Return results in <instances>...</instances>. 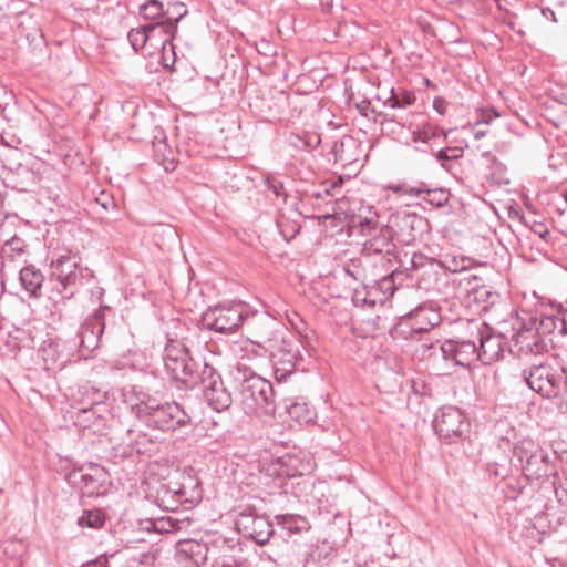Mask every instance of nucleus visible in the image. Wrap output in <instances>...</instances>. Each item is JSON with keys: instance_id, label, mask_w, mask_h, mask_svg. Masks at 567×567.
Returning a JSON list of instances; mask_svg holds the SVG:
<instances>
[{"instance_id": "4468645a", "label": "nucleus", "mask_w": 567, "mask_h": 567, "mask_svg": "<svg viewBox=\"0 0 567 567\" xmlns=\"http://www.w3.org/2000/svg\"><path fill=\"white\" fill-rule=\"evenodd\" d=\"M426 220L416 213L396 212L389 220V230L398 241L410 245L424 231Z\"/></svg>"}, {"instance_id": "e433bc0d", "label": "nucleus", "mask_w": 567, "mask_h": 567, "mask_svg": "<svg viewBox=\"0 0 567 567\" xmlns=\"http://www.w3.org/2000/svg\"><path fill=\"white\" fill-rule=\"evenodd\" d=\"M104 523L105 517L101 509H85L78 519L79 526L93 529L103 527Z\"/></svg>"}, {"instance_id": "b1692460", "label": "nucleus", "mask_w": 567, "mask_h": 567, "mask_svg": "<svg viewBox=\"0 0 567 567\" xmlns=\"http://www.w3.org/2000/svg\"><path fill=\"white\" fill-rule=\"evenodd\" d=\"M208 547L206 544L184 539L177 543L176 556L179 561L189 563L193 567H199L207 559Z\"/></svg>"}, {"instance_id": "7c9ffc66", "label": "nucleus", "mask_w": 567, "mask_h": 567, "mask_svg": "<svg viewBox=\"0 0 567 567\" xmlns=\"http://www.w3.org/2000/svg\"><path fill=\"white\" fill-rule=\"evenodd\" d=\"M419 190L420 193L416 195V197L421 198L432 207L442 208L449 204L451 194L446 188H429L424 183H420Z\"/></svg>"}, {"instance_id": "f704fd0d", "label": "nucleus", "mask_w": 567, "mask_h": 567, "mask_svg": "<svg viewBox=\"0 0 567 567\" xmlns=\"http://www.w3.org/2000/svg\"><path fill=\"white\" fill-rule=\"evenodd\" d=\"M415 95L411 91L401 90L395 92L393 89L391 90L390 97L384 102L385 106L391 109H403L410 106L415 103Z\"/></svg>"}, {"instance_id": "5fc2aeb1", "label": "nucleus", "mask_w": 567, "mask_h": 567, "mask_svg": "<svg viewBox=\"0 0 567 567\" xmlns=\"http://www.w3.org/2000/svg\"><path fill=\"white\" fill-rule=\"evenodd\" d=\"M433 109L440 115H444L445 112H446V101L443 97H441V96L434 97V100H433Z\"/></svg>"}, {"instance_id": "5701e85b", "label": "nucleus", "mask_w": 567, "mask_h": 567, "mask_svg": "<svg viewBox=\"0 0 567 567\" xmlns=\"http://www.w3.org/2000/svg\"><path fill=\"white\" fill-rule=\"evenodd\" d=\"M165 19L156 22L161 25V30L165 33V39L161 41L163 49L165 50V45L175 39L177 33V24L178 22L187 14V9L185 8L183 2H169L167 8L164 9Z\"/></svg>"}, {"instance_id": "864d4df0", "label": "nucleus", "mask_w": 567, "mask_h": 567, "mask_svg": "<svg viewBox=\"0 0 567 567\" xmlns=\"http://www.w3.org/2000/svg\"><path fill=\"white\" fill-rule=\"evenodd\" d=\"M321 140L318 134H309L306 140L302 141L303 147L316 148L320 144Z\"/></svg>"}, {"instance_id": "c03bdc74", "label": "nucleus", "mask_w": 567, "mask_h": 567, "mask_svg": "<svg viewBox=\"0 0 567 567\" xmlns=\"http://www.w3.org/2000/svg\"><path fill=\"white\" fill-rule=\"evenodd\" d=\"M471 265V260L468 258H460L453 257L451 260L446 261L445 268L451 272H460L467 269Z\"/></svg>"}, {"instance_id": "58836bf2", "label": "nucleus", "mask_w": 567, "mask_h": 567, "mask_svg": "<svg viewBox=\"0 0 567 567\" xmlns=\"http://www.w3.org/2000/svg\"><path fill=\"white\" fill-rule=\"evenodd\" d=\"M140 13L147 20L165 19L164 4L158 0H148L143 3L140 7Z\"/></svg>"}, {"instance_id": "37998d69", "label": "nucleus", "mask_w": 567, "mask_h": 567, "mask_svg": "<svg viewBox=\"0 0 567 567\" xmlns=\"http://www.w3.org/2000/svg\"><path fill=\"white\" fill-rule=\"evenodd\" d=\"M470 161H457L456 163H453V165H450L446 169L454 178H456L458 182L464 183L465 179H467V176L464 173L463 166L465 164H468Z\"/></svg>"}, {"instance_id": "dca6fc26", "label": "nucleus", "mask_w": 567, "mask_h": 567, "mask_svg": "<svg viewBox=\"0 0 567 567\" xmlns=\"http://www.w3.org/2000/svg\"><path fill=\"white\" fill-rule=\"evenodd\" d=\"M107 308L97 309L90 318L85 320L80 331L79 348L81 354L86 357L92 351L97 349L101 343V338L105 329V310Z\"/></svg>"}, {"instance_id": "2eb2a0df", "label": "nucleus", "mask_w": 567, "mask_h": 567, "mask_svg": "<svg viewBox=\"0 0 567 567\" xmlns=\"http://www.w3.org/2000/svg\"><path fill=\"white\" fill-rule=\"evenodd\" d=\"M106 472L100 465L81 467L69 475V482L84 496L93 497L105 493Z\"/></svg>"}, {"instance_id": "09e8293b", "label": "nucleus", "mask_w": 567, "mask_h": 567, "mask_svg": "<svg viewBox=\"0 0 567 567\" xmlns=\"http://www.w3.org/2000/svg\"><path fill=\"white\" fill-rule=\"evenodd\" d=\"M446 154H449L450 157H452V159H455L456 162L457 161H464L465 157H464V150L462 147H457V146H446L444 148H442Z\"/></svg>"}, {"instance_id": "20e7f679", "label": "nucleus", "mask_w": 567, "mask_h": 567, "mask_svg": "<svg viewBox=\"0 0 567 567\" xmlns=\"http://www.w3.org/2000/svg\"><path fill=\"white\" fill-rule=\"evenodd\" d=\"M252 343L269 353L274 365V374L278 382L286 381L295 372L300 359L299 350L292 340L286 339L282 330L260 333Z\"/></svg>"}, {"instance_id": "423d86ee", "label": "nucleus", "mask_w": 567, "mask_h": 567, "mask_svg": "<svg viewBox=\"0 0 567 567\" xmlns=\"http://www.w3.org/2000/svg\"><path fill=\"white\" fill-rule=\"evenodd\" d=\"M513 454L528 480L548 477L555 472L549 454L530 439H523L515 443Z\"/></svg>"}, {"instance_id": "473e14b6", "label": "nucleus", "mask_w": 567, "mask_h": 567, "mask_svg": "<svg viewBox=\"0 0 567 567\" xmlns=\"http://www.w3.org/2000/svg\"><path fill=\"white\" fill-rule=\"evenodd\" d=\"M279 526L287 529L291 534H300L310 529L309 520L301 515L297 514H279L275 516Z\"/></svg>"}, {"instance_id": "49530a36", "label": "nucleus", "mask_w": 567, "mask_h": 567, "mask_svg": "<svg viewBox=\"0 0 567 567\" xmlns=\"http://www.w3.org/2000/svg\"><path fill=\"white\" fill-rule=\"evenodd\" d=\"M213 567H245L241 561H238L234 556L225 555L215 559Z\"/></svg>"}, {"instance_id": "bf43d9fd", "label": "nucleus", "mask_w": 567, "mask_h": 567, "mask_svg": "<svg viewBox=\"0 0 567 567\" xmlns=\"http://www.w3.org/2000/svg\"><path fill=\"white\" fill-rule=\"evenodd\" d=\"M368 106H369V102H362V104L358 105V107L362 114H365L364 112L367 111Z\"/></svg>"}, {"instance_id": "69168bd1", "label": "nucleus", "mask_w": 567, "mask_h": 567, "mask_svg": "<svg viewBox=\"0 0 567 567\" xmlns=\"http://www.w3.org/2000/svg\"><path fill=\"white\" fill-rule=\"evenodd\" d=\"M480 136H482V133L477 132L476 137H480Z\"/></svg>"}, {"instance_id": "ea45409f", "label": "nucleus", "mask_w": 567, "mask_h": 567, "mask_svg": "<svg viewBox=\"0 0 567 567\" xmlns=\"http://www.w3.org/2000/svg\"><path fill=\"white\" fill-rule=\"evenodd\" d=\"M277 226L286 241H290L299 233L300 227L296 223H290L288 219H281L277 221Z\"/></svg>"}, {"instance_id": "39448f33", "label": "nucleus", "mask_w": 567, "mask_h": 567, "mask_svg": "<svg viewBox=\"0 0 567 567\" xmlns=\"http://www.w3.org/2000/svg\"><path fill=\"white\" fill-rule=\"evenodd\" d=\"M239 403L246 414L259 417L274 416L281 408V404L276 402L272 384L258 375H251L244 380Z\"/></svg>"}, {"instance_id": "e2e57ef3", "label": "nucleus", "mask_w": 567, "mask_h": 567, "mask_svg": "<svg viewBox=\"0 0 567 567\" xmlns=\"http://www.w3.org/2000/svg\"><path fill=\"white\" fill-rule=\"evenodd\" d=\"M495 475L496 476H505V473H501V470H495Z\"/></svg>"}, {"instance_id": "f8f14e48", "label": "nucleus", "mask_w": 567, "mask_h": 567, "mask_svg": "<svg viewBox=\"0 0 567 567\" xmlns=\"http://www.w3.org/2000/svg\"><path fill=\"white\" fill-rule=\"evenodd\" d=\"M244 320L239 307L216 306L209 307L202 315V324L205 329L217 333H233L241 326Z\"/></svg>"}, {"instance_id": "ddd939ff", "label": "nucleus", "mask_w": 567, "mask_h": 567, "mask_svg": "<svg viewBox=\"0 0 567 567\" xmlns=\"http://www.w3.org/2000/svg\"><path fill=\"white\" fill-rule=\"evenodd\" d=\"M93 396L82 402V405L76 408L71 417L74 425L79 429L97 433L106 424V419L102 413V401L105 394L100 391H93Z\"/></svg>"}, {"instance_id": "0e129e2a", "label": "nucleus", "mask_w": 567, "mask_h": 567, "mask_svg": "<svg viewBox=\"0 0 567 567\" xmlns=\"http://www.w3.org/2000/svg\"><path fill=\"white\" fill-rule=\"evenodd\" d=\"M274 192H275V194H276L277 196L279 195L278 187H275V188H274Z\"/></svg>"}, {"instance_id": "4d7b16f0", "label": "nucleus", "mask_w": 567, "mask_h": 567, "mask_svg": "<svg viewBox=\"0 0 567 567\" xmlns=\"http://www.w3.org/2000/svg\"><path fill=\"white\" fill-rule=\"evenodd\" d=\"M164 39H165L164 31H157L155 33V39L153 40L154 48L162 47L161 41H163Z\"/></svg>"}, {"instance_id": "f257e3e1", "label": "nucleus", "mask_w": 567, "mask_h": 567, "mask_svg": "<svg viewBox=\"0 0 567 567\" xmlns=\"http://www.w3.org/2000/svg\"><path fill=\"white\" fill-rule=\"evenodd\" d=\"M123 395L133 414L150 429L171 433L193 424L189 413L176 401H162L136 385L125 389Z\"/></svg>"}, {"instance_id": "a19ab883", "label": "nucleus", "mask_w": 567, "mask_h": 567, "mask_svg": "<svg viewBox=\"0 0 567 567\" xmlns=\"http://www.w3.org/2000/svg\"><path fill=\"white\" fill-rule=\"evenodd\" d=\"M130 436H134L132 441H134L133 449L138 453L143 454L147 451L146 443H151L152 441L148 439L146 433L141 431L135 432L133 430L128 431Z\"/></svg>"}, {"instance_id": "de8ad7c7", "label": "nucleus", "mask_w": 567, "mask_h": 567, "mask_svg": "<svg viewBox=\"0 0 567 567\" xmlns=\"http://www.w3.org/2000/svg\"><path fill=\"white\" fill-rule=\"evenodd\" d=\"M395 194L409 195L416 197L419 195V186H409L406 184H398L389 187Z\"/></svg>"}, {"instance_id": "9b49d317", "label": "nucleus", "mask_w": 567, "mask_h": 567, "mask_svg": "<svg viewBox=\"0 0 567 567\" xmlns=\"http://www.w3.org/2000/svg\"><path fill=\"white\" fill-rule=\"evenodd\" d=\"M235 524L240 534L261 546L267 544L275 533L269 518L265 514H258L254 507L243 509L237 515Z\"/></svg>"}, {"instance_id": "a211bd4d", "label": "nucleus", "mask_w": 567, "mask_h": 567, "mask_svg": "<svg viewBox=\"0 0 567 567\" xmlns=\"http://www.w3.org/2000/svg\"><path fill=\"white\" fill-rule=\"evenodd\" d=\"M440 351L445 360L461 367H470L480 360L478 347L474 340L449 339L441 343Z\"/></svg>"}, {"instance_id": "052dcab7", "label": "nucleus", "mask_w": 567, "mask_h": 567, "mask_svg": "<svg viewBox=\"0 0 567 567\" xmlns=\"http://www.w3.org/2000/svg\"><path fill=\"white\" fill-rule=\"evenodd\" d=\"M420 347L423 349V353L425 352V350H430V349L434 348L433 344H427V343H421Z\"/></svg>"}, {"instance_id": "c756f323", "label": "nucleus", "mask_w": 567, "mask_h": 567, "mask_svg": "<svg viewBox=\"0 0 567 567\" xmlns=\"http://www.w3.org/2000/svg\"><path fill=\"white\" fill-rule=\"evenodd\" d=\"M539 329L543 333L557 331L560 334L567 333V309H559L555 313L544 315L539 321Z\"/></svg>"}, {"instance_id": "6e6552de", "label": "nucleus", "mask_w": 567, "mask_h": 567, "mask_svg": "<svg viewBox=\"0 0 567 567\" xmlns=\"http://www.w3.org/2000/svg\"><path fill=\"white\" fill-rule=\"evenodd\" d=\"M441 322L439 307L433 301H425L410 312L401 316L394 326L393 333L404 339L414 333L427 332Z\"/></svg>"}, {"instance_id": "6e6d98bb", "label": "nucleus", "mask_w": 567, "mask_h": 567, "mask_svg": "<svg viewBox=\"0 0 567 567\" xmlns=\"http://www.w3.org/2000/svg\"><path fill=\"white\" fill-rule=\"evenodd\" d=\"M164 39H165L164 31H157L155 33V39L153 40L154 48L162 47L161 41H163Z\"/></svg>"}, {"instance_id": "8fccbe9b", "label": "nucleus", "mask_w": 567, "mask_h": 567, "mask_svg": "<svg viewBox=\"0 0 567 567\" xmlns=\"http://www.w3.org/2000/svg\"><path fill=\"white\" fill-rule=\"evenodd\" d=\"M435 158L440 163V165L446 171L450 165L456 163L455 159L449 156L443 150H440L435 153Z\"/></svg>"}, {"instance_id": "2f4dec72", "label": "nucleus", "mask_w": 567, "mask_h": 567, "mask_svg": "<svg viewBox=\"0 0 567 567\" xmlns=\"http://www.w3.org/2000/svg\"><path fill=\"white\" fill-rule=\"evenodd\" d=\"M309 468L298 456L286 455L279 460L277 474L282 477L293 478L302 476Z\"/></svg>"}, {"instance_id": "a878e982", "label": "nucleus", "mask_w": 567, "mask_h": 567, "mask_svg": "<svg viewBox=\"0 0 567 567\" xmlns=\"http://www.w3.org/2000/svg\"><path fill=\"white\" fill-rule=\"evenodd\" d=\"M44 275L34 265L23 266L19 270V281L29 298L39 299L42 296Z\"/></svg>"}, {"instance_id": "13d9d810", "label": "nucleus", "mask_w": 567, "mask_h": 567, "mask_svg": "<svg viewBox=\"0 0 567 567\" xmlns=\"http://www.w3.org/2000/svg\"><path fill=\"white\" fill-rule=\"evenodd\" d=\"M163 166L166 172H172L175 169V162L173 159L167 161L166 157H164Z\"/></svg>"}, {"instance_id": "79ce46f5", "label": "nucleus", "mask_w": 567, "mask_h": 567, "mask_svg": "<svg viewBox=\"0 0 567 567\" xmlns=\"http://www.w3.org/2000/svg\"><path fill=\"white\" fill-rule=\"evenodd\" d=\"M470 161H457L456 163H453V165H450L446 169L454 178H456L458 182L464 183L465 179H467V176L464 173L463 166L465 164H468Z\"/></svg>"}, {"instance_id": "bb28decb", "label": "nucleus", "mask_w": 567, "mask_h": 567, "mask_svg": "<svg viewBox=\"0 0 567 567\" xmlns=\"http://www.w3.org/2000/svg\"><path fill=\"white\" fill-rule=\"evenodd\" d=\"M27 257L28 245L22 238L14 236L2 246L1 258L3 266L8 262H27Z\"/></svg>"}, {"instance_id": "603ef678", "label": "nucleus", "mask_w": 567, "mask_h": 567, "mask_svg": "<svg viewBox=\"0 0 567 567\" xmlns=\"http://www.w3.org/2000/svg\"><path fill=\"white\" fill-rule=\"evenodd\" d=\"M159 48L162 50V60H163L164 66H168V63H167L168 62V53H167L168 51L171 52V54L173 56L172 58V63H174V61H175V51H174L173 41L171 42V44L167 43L165 45V50L163 49V47H159Z\"/></svg>"}, {"instance_id": "393cba45", "label": "nucleus", "mask_w": 567, "mask_h": 567, "mask_svg": "<svg viewBox=\"0 0 567 567\" xmlns=\"http://www.w3.org/2000/svg\"><path fill=\"white\" fill-rule=\"evenodd\" d=\"M394 249L395 245L392 240V234L388 228L381 230L363 244L362 255L363 257L381 256L390 261V257L393 256Z\"/></svg>"}, {"instance_id": "f3484780", "label": "nucleus", "mask_w": 567, "mask_h": 567, "mask_svg": "<svg viewBox=\"0 0 567 567\" xmlns=\"http://www.w3.org/2000/svg\"><path fill=\"white\" fill-rule=\"evenodd\" d=\"M199 384L203 386V395L212 409L223 412L230 408L233 403L231 393L214 368L212 369V375L208 377L207 374Z\"/></svg>"}, {"instance_id": "4c0bfd02", "label": "nucleus", "mask_w": 567, "mask_h": 567, "mask_svg": "<svg viewBox=\"0 0 567 567\" xmlns=\"http://www.w3.org/2000/svg\"><path fill=\"white\" fill-rule=\"evenodd\" d=\"M343 183L342 177H337L336 179L326 181L322 183V189L308 193L307 199L310 202L312 199H323L324 197H334L336 190L341 187Z\"/></svg>"}, {"instance_id": "7ed1b4c3", "label": "nucleus", "mask_w": 567, "mask_h": 567, "mask_svg": "<svg viewBox=\"0 0 567 567\" xmlns=\"http://www.w3.org/2000/svg\"><path fill=\"white\" fill-rule=\"evenodd\" d=\"M520 377L530 390L543 398H560L567 404V369L553 364L548 357L524 368Z\"/></svg>"}, {"instance_id": "cd10ccee", "label": "nucleus", "mask_w": 567, "mask_h": 567, "mask_svg": "<svg viewBox=\"0 0 567 567\" xmlns=\"http://www.w3.org/2000/svg\"><path fill=\"white\" fill-rule=\"evenodd\" d=\"M157 31H162L159 24L156 22L148 23L138 29H132L127 34V39L132 48L135 51H138L143 49L147 43L154 47L153 40L155 39V33Z\"/></svg>"}, {"instance_id": "c85d7f7f", "label": "nucleus", "mask_w": 567, "mask_h": 567, "mask_svg": "<svg viewBox=\"0 0 567 567\" xmlns=\"http://www.w3.org/2000/svg\"><path fill=\"white\" fill-rule=\"evenodd\" d=\"M278 404H281V408L277 411L279 416H281L282 410L291 420L300 424L308 423L312 420V412L305 402L286 399L278 402Z\"/></svg>"}, {"instance_id": "9d476101", "label": "nucleus", "mask_w": 567, "mask_h": 567, "mask_svg": "<svg viewBox=\"0 0 567 567\" xmlns=\"http://www.w3.org/2000/svg\"><path fill=\"white\" fill-rule=\"evenodd\" d=\"M161 493L164 507L172 511L179 504H197L203 497L200 481L189 473H182L178 482L163 488Z\"/></svg>"}, {"instance_id": "72a5a7b5", "label": "nucleus", "mask_w": 567, "mask_h": 567, "mask_svg": "<svg viewBox=\"0 0 567 567\" xmlns=\"http://www.w3.org/2000/svg\"><path fill=\"white\" fill-rule=\"evenodd\" d=\"M413 134H414V141L423 142V143H429L432 140H436V138H441V137H443V138L447 137V133L444 132L443 128H441L437 125L431 124V123L424 124L422 127H419L416 131H414Z\"/></svg>"}, {"instance_id": "412c9836", "label": "nucleus", "mask_w": 567, "mask_h": 567, "mask_svg": "<svg viewBox=\"0 0 567 567\" xmlns=\"http://www.w3.org/2000/svg\"><path fill=\"white\" fill-rule=\"evenodd\" d=\"M477 341L480 360L484 364H491L502 358L505 347L508 346L503 334L491 333L488 328L478 332Z\"/></svg>"}, {"instance_id": "f03ea898", "label": "nucleus", "mask_w": 567, "mask_h": 567, "mask_svg": "<svg viewBox=\"0 0 567 567\" xmlns=\"http://www.w3.org/2000/svg\"><path fill=\"white\" fill-rule=\"evenodd\" d=\"M93 277V272L81 266L80 258L71 251L53 254L50 261L49 284L52 286V291L62 298H71Z\"/></svg>"}, {"instance_id": "3c124183", "label": "nucleus", "mask_w": 567, "mask_h": 567, "mask_svg": "<svg viewBox=\"0 0 567 567\" xmlns=\"http://www.w3.org/2000/svg\"><path fill=\"white\" fill-rule=\"evenodd\" d=\"M82 567H109V556L100 555L97 558L83 564Z\"/></svg>"}, {"instance_id": "680f3d73", "label": "nucleus", "mask_w": 567, "mask_h": 567, "mask_svg": "<svg viewBox=\"0 0 567 567\" xmlns=\"http://www.w3.org/2000/svg\"><path fill=\"white\" fill-rule=\"evenodd\" d=\"M344 270L347 274H349L350 276H352L354 279H358V275L353 274L350 269H349V265H347L344 267Z\"/></svg>"}, {"instance_id": "aec40b11", "label": "nucleus", "mask_w": 567, "mask_h": 567, "mask_svg": "<svg viewBox=\"0 0 567 567\" xmlns=\"http://www.w3.org/2000/svg\"><path fill=\"white\" fill-rule=\"evenodd\" d=\"M190 354L185 338H168L163 352V361L166 373L174 378L178 375L187 357Z\"/></svg>"}, {"instance_id": "338daca9", "label": "nucleus", "mask_w": 567, "mask_h": 567, "mask_svg": "<svg viewBox=\"0 0 567 567\" xmlns=\"http://www.w3.org/2000/svg\"><path fill=\"white\" fill-rule=\"evenodd\" d=\"M564 198L567 202V193L564 194Z\"/></svg>"}, {"instance_id": "4be33fe9", "label": "nucleus", "mask_w": 567, "mask_h": 567, "mask_svg": "<svg viewBox=\"0 0 567 567\" xmlns=\"http://www.w3.org/2000/svg\"><path fill=\"white\" fill-rule=\"evenodd\" d=\"M443 268V262L434 258H429L423 254L414 252L410 258V267L406 268L411 271L410 277L417 280L429 281L437 280L439 269Z\"/></svg>"}, {"instance_id": "1a4fd4ad", "label": "nucleus", "mask_w": 567, "mask_h": 567, "mask_svg": "<svg viewBox=\"0 0 567 567\" xmlns=\"http://www.w3.org/2000/svg\"><path fill=\"white\" fill-rule=\"evenodd\" d=\"M435 433L446 444L465 439L470 432V422L465 414L455 406L439 409L433 420Z\"/></svg>"}, {"instance_id": "0eeeda50", "label": "nucleus", "mask_w": 567, "mask_h": 567, "mask_svg": "<svg viewBox=\"0 0 567 567\" xmlns=\"http://www.w3.org/2000/svg\"><path fill=\"white\" fill-rule=\"evenodd\" d=\"M508 350L519 360L532 363L543 361L549 354L550 344L533 323L523 326L512 336Z\"/></svg>"}, {"instance_id": "a18cd8bd", "label": "nucleus", "mask_w": 567, "mask_h": 567, "mask_svg": "<svg viewBox=\"0 0 567 567\" xmlns=\"http://www.w3.org/2000/svg\"><path fill=\"white\" fill-rule=\"evenodd\" d=\"M555 495L557 501L567 506V480L565 481H554Z\"/></svg>"}, {"instance_id": "6ab92c4d", "label": "nucleus", "mask_w": 567, "mask_h": 567, "mask_svg": "<svg viewBox=\"0 0 567 567\" xmlns=\"http://www.w3.org/2000/svg\"><path fill=\"white\" fill-rule=\"evenodd\" d=\"M214 367L202 360H196L192 354L187 357L182 365V372L174 375L172 381L176 388L190 390L199 385L203 379L208 374L212 375Z\"/></svg>"}, {"instance_id": "c9c22d12", "label": "nucleus", "mask_w": 567, "mask_h": 567, "mask_svg": "<svg viewBox=\"0 0 567 567\" xmlns=\"http://www.w3.org/2000/svg\"><path fill=\"white\" fill-rule=\"evenodd\" d=\"M471 297L475 302L483 305L484 309L489 305H494L499 298L496 291L485 285L474 287L471 291Z\"/></svg>"}]
</instances>
